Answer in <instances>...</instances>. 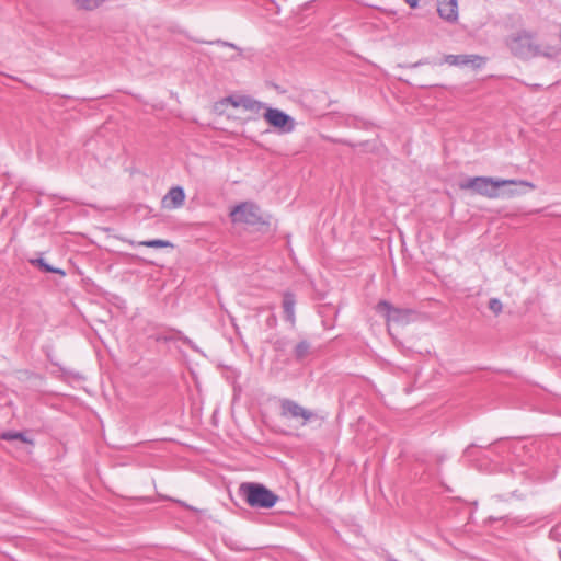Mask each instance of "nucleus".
<instances>
[{
    "instance_id": "aec40b11",
    "label": "nucleus",
    "mask_w": 561,
    "mask_h": 561,
    "mask_svg": "<svg viewBox=\"0 0 561 561\" xmlns=\"http://www.w3.org/2000/svg\"><path fill=\"white\" fill-rule=\"evenodd\" d=\"M208 44L210 45H219V46H224V47H229V48H232V49H236L238 50L239 55H241V48L238 47L236 44L233 43H230V42H226V41H222V39H216V41H211V42H207Z\"/></svg>"
},
{
    "instance_id": "4468645a",
    "label": "nucleus",
    "mask_w": 561,
    "mask_h": 561,
    "mask_svg": "<svg viewBox=\"0 0 561 561\" xmlns=\"http://www.w3.org/2000/svg\"><path fill=\"white\" fill-rule=\"evenodd\" d=\"M105 0H75L79 9L91 11L99 8Z\"/></svg>"
},
{
    "instance_id": "ddd939ff",
    "label": "nucleus",
    "mask_w": 561,
    "mask_h": 561,
    "mask_svg": "<svg viewBox=\"0 0 561 561\" xmlns=\"http://www.w3.org/2000/svg\"><path fill=\"white\" fill-rule=\"evenodd\" d=\"M31 263L34 265H38L45 272L56 273L61 276H65V271H62L61 268L53 267L47 262H45V260H43V259L32 260Z\"/></svg>"
},
{
    "instance_id": "9b49d317",
    "label": "nucleus",
    "mask_w": 561,
    "mask_h": 561,
    "mask_svg": "<svg viewBox=\"0 0 561 561\" xmlns=\"http://www.w3.org/2000/svg\"><path fill=\"white\" fill-rule=\"evenodd\" d=\"M295 306H296V297L290 291H285L283 295V309L286 321L290 322L291 324L295 323L296 316H295Z\"/></svg>"
},
{
    "instance_id": "7ed1b4c3",
    "label": "nucleus",
    "mask_w": 561,
    "mask_h": 561,
    "mask_svg": "<svg viewBox=\"0 0 561 561\" xmlns=\"http://www.w3.org/2000/svg\"><path fill=\"white\" fill-rule=\"evenodd\" d=\"M239 493L251 507L256 508H272L278 501V496L274 492L260 483H242Z\"/></svg>"
},
{
    "instance_id": "9d476101",
    "label": "nucleus",
    "mask_w": 561,
    "mask_h": 561,
    "mask_svg": "<svg viewBox=\"0 0 561 561\" xmlns=\"http://www.w3.org/2000/svg\"><path fill=\"white\" fill-rule=\"evenodd\" d=\"M228 101L234 106V107H242L247 111L253 112V113H260L262 108L267 107L264 103L254 100L250 96H241L239 99L228 98Z\"/></svg>"
},
{
    "instance_id": "6e6552de",
    "label": "nucleus",
    "mask_w": 561,
    "mask_h": 561,
    "mask_svg": "<svg viewBox=\"0 0 561 561\" xmlns=\"http://www.w3.org/2000/svg\"><path fill=\"white\" fill-rule=\"evenodd\" d=\"M437 12L442 19L455 22L458 19L457 0H438Z\"/></svg>"
},
{
    "instance_id": "5701e85b",
    "label": "nucleus",
    "mask_w": 561,
    "mask_h": 561,
    "mask_svg": "<svg viewBox=\"0 0 561 561\" xmlns=\"http://www.w3.org/2000/svg\"><path fill=\"white\" fill-rule=\"evenodd\" d=\"M267 324H268L270 327L275 325V324H276V317L272 314V316L267 319Z\"/></svg>"
},
{
    "instance_id": "f03ea898",
    "label": "nucleus",
    "mask_w": 561,
    "mask_h": 561,
    "mask_svg": "<svg viewBox=\"0 0 561 561\" xmlns=\"http://www.w3.org/2000/svg\"><path fill=\"white\" fill-rule=\"evenodd\" d=\"M522 184L529 187H534L531 183L526 181L504 180L494 179L489 176H474L469 178L467 181L461 182L459 187L461 190H471L477 194L486 196L489 198L499 197V190L506 185Z\"/></svg>"
},
{
    "instance_id": "423d86ee",
    "label": "nucleus",
    "mask_w": 561,
    "mask_h": 561,
    "mask_svg": "<svg viewBox=\"0 0 561 561\" xmlns=\"http://www.w3.org/2000/svg\"><path fill=\"white\" fill-rule=\"evenodd\" d=\"M376 311L381 313L388 322L407 323L410 314L409 309L396 308L387 300H380L376 306Z\"/></svg>"
},
{
    "instance_id": "a211bd4d",
    "label": "nucleus",
    "mask_w": 561,
    "mask_h": 561,
    "mask_svg": "<svg viewBox=\"0 0 561 561\" xmlns=\"http://www.w3.org/2000/svg\"><path fill=\"white\" fill-rule=\"evenodd\" d=\"M485 64V58L479 55H467V66L479 69Z\"/></svg>"
},
{
    "instance_id": "f8f14e48",
    "label": "nucleus",
    "mask_w": 561,
    "mask_h": 561,
    "mask_svg": "<svg viewBox=\"0 0 561 561\" xmlns=\"http://www.w3.org/2000/svg\"><path fill=\"white\" fill-rule=\"evenodd\" d=\"M310 353V344L307 341H300L295 350L294 355L297 360H302L305 357H307Z\"/></svg>"
},
{
    "instance_id": "20e7f679",
    "label": "nucleus",
    "mask_w": 561,
    "mask_h": 561,
    "mask_svg": "<svg viewBox=\"0 0 561 561\" xmlns=\"http://www.w3.org/2000/svg\"><path fill=\"white\" fill-rule=\"evenodd\" d=\"M233 224H245L256 226L264 224L261 208L253 202H242L236 205L230 211Z\"/></svg>"
},
{
    "instance_id": "f257e3e1",
    "label": "nucleus",
    "mask_w": 561,
    "mask_h": 561,
    "mask_svg": "<svg viewBox=\"0 0 561 561\" xmlns=\"http://www.w3.org/2000/svg\"><path fill=\"white\" fill-rule=\"evenodd\" d=\"M506 46L515 57L520 59H529L538 56L552 59L559 55L558 47L537 45L534 42L533 34L527 31L512 33L506 38Z\"/></svg>"
},
{
    "instance_id": "b1692460",
    "label": "nucleus",
    "mask_w": 561,
    "mask_h": 561,
    "mask_svg": "<svg viewBox=\"0 0 561 561\" xmlns=\"http://www.w3.org/2000/svg\"><path fill=\"white\" fill-rule=\"evenodd\" d=\"M405 2H407L411 8H415V7H417L419 0H405Z\"/></svg>"
},
{
    "instance_id": "2eb2a0df",
    "label": "nucleus",
    "mask_w": 561,
    "mask_h": 561,
    "mask_svg": "<svg viewBox=\"0 0 561 561\" xmlns=\"http://www.w3.org/2000/svg\"><path fill=\"white\" fill-rule=\"evenodd\" d=\"M445 61L450 66H467V55H446Z\"/></svg>"
},
{
    "instance_id": "39448f33",
    "label": "nucleus",
    "mask_w": 561,
    "mask_h": 561,
    "mask_svg": "<svg viewBox=\"0 0 561 561\" xmlns=\"http://www.w3.org/2000/svg\"><path fill=\"white\" fill-rule=\"evenodd\" d=\"M263 117L272 127L277 128L280 133H291L296 126L295 119L278 108L265 107Z\"/></svg>"
},
{
    "instance_id": "f3484780",
    "label": "nucleus",
    "mask_w": 561,
    "mask_h": 561,
    "mask_svg": "<svg viewBox=\"0 0 561 561\" xmlns=\"http://www.w3.org/2000/svg\"><path fill=\"white\" fill-rule=\"evenodd\" d=\"M1 438L4 440H15L19 439L23 443H28L30 440L26 438L25 434L22 432H4L1 434Z\"/></svg>"
},
{
    "instance_id": "0eeeda50",
    "label": "nucleus",
    "mask_w": 561,
    "mask_h": 561,
    "mask_svg": "<svg viewBox=\"0 0 561 561\" xmlns=\"http://www.w3.org/2000/svg\"><path fill=\"white\" fill-rule=\"evenodd\" d=\"M280 410L282 416L290 419H302L304 424L309 422L314 416L313 412L305 409L296 401L290 399H283L280 401Z\"/></svg>"
},
{
    "instance_id": "1a4fd4ad",
    "label": "nucleus",
    "mask_w": 561,
    "mask_h": 561,
    "mask_svg": "<svg viewBox=\"0 0 561 561\" xmlns=\"http://www.w3.org/2000/svg\"><path fill=\"white\" fill-rule=\"evenodd\" d=\"M184 201L185 192L183 187L175 186L168 192V194L163 197L162 203L165 208L174 209L183 206Z\"/></svg>"
},
{
    "instance_id": "6ab92c4d",
    "label": "nucleus",
    "mask_w": 561,
    "mask_h": 561,
    "mask_svg": "<svg viewBox=\"0 0 561 561\" xmlns=\"http://www.w3.org/2000/svg\"><path fill=\"white\" fill-rule=\"evenodd\" d=\"M503 305L497 298H491L489 300V309L494 312L495 314H499L502 312Z\"/></svg>"
},
{
    "instance_id": "4be33fe9",
    "label": "nucleus",
    "mask_w": 561,
    "mask_h": 561,
    "mask_svg": "<svg viewBox=\"0 0 561 561\" xmlns=\"http://www.w3.org/2000/svg\"><path fill=\"white\" fill-rule=\"evenodd\" d=\"M560 531H559V528L558 527H553L551 530H550V538H552L553 540L556 541H559L560 539Z\"/></svg>"
},
{
    "instance_id": "412c9836",
    "label": "nucleus",
    "mask_w": 561,
    "mask_h": 561,
    "mask_svg": "<svg viewBox=\"0 0 561 561\" xmlns=\"http://www.w3.org/2000/svg\"><path fill=\"white\" fill-rule=\"evenodd\" d=\"M179 340H180L183 344L187 345V346H188L191 350H193L194 352L201 353V350L198 348V346H197V345H196V344H195V343H194L190 337L184 336V335H181V336L179 337Z\"/></svg>"
},
{
    "instance_id": "dca6fc26",
    "label": "nucleus",
    "mask_w": 561,
    "mask_h": 561,
    "mask_svg": "<svg viewBox=\"0 0 561 561\" xmlns=\"http://www.w3.org/2000/svg\"><path fill=\"white\" fill-rule=\"evenodd\" d=\"M139 245L147 247V248H168V247H172V243L168 240L153 239V240H148V241H141V242H139Z\"/></svg>"
}]
</instances>
